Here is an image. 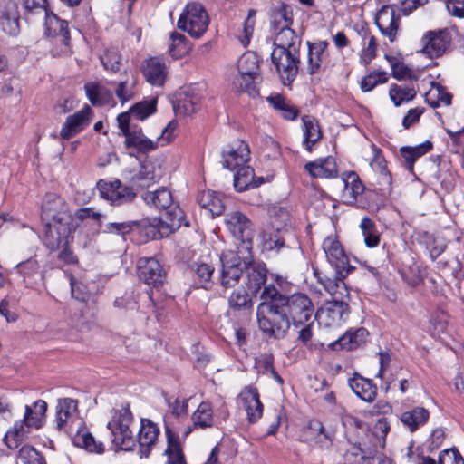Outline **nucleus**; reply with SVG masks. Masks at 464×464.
<instances>
[{"instance_id":"7ed1b4c3","label":"nucleus","mask_w":464,"mask_h":464,"mask_svg":"<svg viewBox=\"0 0 464 464\" xmlns=\"http://www.w3.org/2000/svg\"><path fill=\"white\" fill-rule=\"evenodd\" d=\"M267 285L261 292L262 302L256 308V319L261 333L269 339L280 340L286 336L291 324L279 302Z\"/></svg>"},{"instance_id":"c03bdc74","label":"nucleus","mask_w":464,"mask_h":464,"mask_svg":"<svg viewBox=\"0 0 464 464\" xmlns=\"http://www.w3.org/2000/svg\"><path fill=\"white\" fill-rule=\"evenodd\" d=\"M197 201L199 206L208 210L212 217L221 215L225 210L222 199L211 190H204L198 193Z\"/></svg>"},{"instance_id":"de8ad7c7","label":"nucleus","mask_w":464,"mask_h":464,"mask_svg":"<svg viewBox=\"0 0 464 464\" xmlns=\"http://www.w3.org/2000/svg\"><path fill=\"white\" fill-rule=\"evenodd\" d=\"M200 108V97L198 94L190 92H185L178 99L177 103L174 105L176 112L190 115L195 113Z\"/></svg>"},{"instance_id":"aec40b11","label":"nucleus","mask_w":464,"mask_h":464,"mask_svg":"<svg viewBox=\"0 0 464 464\" xmlns=\"http://www.w3.org/2000/svg\"><path fill=\"white\" fill-rule=\"evenodd\" d=\"M160 435V428L149 419H141L140 427L136 438L140 447V458H148L155 446Z\"/></svg>"},{"instance_id":"774afa93","label":"nucleus","mask_w":464,"mask_h":464,"mask_svg":"<svg viewBox=\"0 0 464 464\" xmlns=\"http://www.w3.org/2000/svg\"><path fill=\"white\" fill-rule=\"evenodd\" d=\"M424 108L410 109L402 120V126L404 129H409L411 126L420 121L421 114L424 112Z\"/></svg>"},{"instance_id":"bf43d9fd","label":"nucleus","mask_w":464,"mask_h":464,"mask_svg":"<svg viewBox=\"0 0 464 464\" xmlns=\"http://www.w3.org/2000/svg\"><path fill=\"white\" fill-rule=\"evenodd\" d=\"M19 458L24 464H45L41 453L30 445H24L20 449Z\"/></svg>"},{"instance_id":"3c124183","label":"nucleus","mask_w":464,"mask_h":464,"mask_svg":"<svg viewBox=\"0 0 464 464\" xmlns=\"http://www.w3.org/2000/svg\"><path fill=\"white\" fill-rule=\"evenodd\" d=\"M238 73L241 75H257L259 62L255 53H245L237 63Z\"/></svg>"},{"instance_id":"f03ea898","label":"nucleus","mask_w":464,"mask_h":464,"mask_svg":"<svg viewBox=\"0 0 464 464\" xmlns=\"http://www.w3.org/2000/svg\"><path fill=\"white\" fill-rule=\"evenodd\" d=\"M221 276L220 284L230 288L238 283L243 273H246V287L256 294L267 279V268L263 262L253 260L252 250L238 254L233 250L223 251L220 255Z\"/></svg>"},{"instance_id":"69168bd1","label":"nucleus","mask_w":464,"mask_h":464,"mask_svg":"<svg viewBox=\"0 0 464 464\" xmlns=\"http://www.w3.org/2000/svg\"><path fill=\"white\" fill-rule=\"evenodd\" d=\"M439 464H464V459L458 450L448 449L440 454Z\"/></svg>"},{"instance_id":"79ce46f5","label":"nucleus","mask_w":464,"mask_h":464,"mask_svg":"<svg viewBox=\"0 0 464 464\" xmlns=\"http://www.w3.org/2000/svg\"><path fill=\"white\" fill-rule=\"evenodd\" d=\"M1 24L3 29L10 34H14L18 32V5L14 1H8L5 3L0 16Z\"/></svg>"},{"instance_id":"052dcab7","label":"nucleus","mask_w":464,"mask_h":464,"mask_svg":"<svg viewBox=\"0 0 464 464\" xmlns=\"http://www.w3.org/2000/svg\"><path fill=\"white\" fill-rule=\"evenodd\" d=\"M103 67L112 72L120 70L121 64V56L116 50H107L102 56H101Z\"/></svg>"},{"instance_id":"9b49d317","label":"nucleus","mask_w":464,"mask_h":464,"mask_svg":"<svg viewBox=\"0 0 464 464\" xmlns=\"http://www.w3.org/2000/svg\"><path fill=\"white\" fill-rule=\"evenodd\" d=\"M55 424L58 430L72 434L77 427L83 424L78 414V401L71 398L59 399L56 405Z\"/></svg>"},{"instance_id":"338daca9","label":"nucleus","mask_w":464,"mask_h":464,"mask_svg":"<svg viewBox=\"0 0 464 464\" xmlns=\"http://www.w3.org/2000/svg\"><path fill=\"white\" fill-rule=\"evenodd\" d=\"M392 75L397 80H418L417 76L413 74L412 71L401 62H399L397 64H393V68L392 69Z\"/></svg>"},{"instance_id":"f3484780","label":"nucleus","mask_w":464,"mask_h":464,"mask_svg":"<svg viewBox=\"0 0 464 464\" xmlns=\"http://www.w3.org/2000/svg\"><path fill=\"white\" fill-rule=\"evenodd\" d=\"M92 117V110L87 104L81 111L69 115L60 130L61 138L70 140L76 136L90 124Z\"/></svg>"},{"instance_id":"7c9ffc66","label":"nucleus","mask_w":464,"mask_h":464,"mask_svg":"<svg viewBox=\"0 0 464 464\" xmlns=\"http://www.w3.org/2000/svg\"><path fill=\"white\" fill-rule=\"evenodd\" d=\"M72 441L74 446L86 450L89 452L102 453L104 445L102 442L96 441L92 433L88 430L83 422L82 425L77 427L72 434Z\"/></svg>"},{"instance_id":"473e14b6","label":"nucleus","mask_w":464,"mask_h":464,"mask_svg":"<svg viewBox=\"0 0 464 464\" xmlns=\"http://www.w3.org/2000/svg\"><path fill=\"white\" fill-rule=\"evenodd\" d=\"M276 32L273 50L299 51L301 41L290 26H280V29Z\"/></svg>"},{"instance_id":"58836bf2","label":"nucleus","mask_w":464,"mask_h":464,"mask_svg":"<svg viewBox=\"0 0 464 464\" xmlns=\"http://www.w3.org/2000/svg\"><path fill=\"white\" fill-rule=\"evenodd\" d=\"M193 425L185 431L188 436L193 428L206 429L214 425L213 410L211 404L208 401H202L192 414Z\"/></svg>"},{"instance_id":"bb28decb","label":"nucleus","mask_w":464,"mask_h":464,"mask_svg":"<svg viewBox=\"0 0 464 464\" xmlns=\"http://www.w3.org/2000/svg\"><path fill=\"white\" fill-rule=\"evenodd\" d=\"M44 34L47 36H60L63 45L70 44V32L68 23L59 18L54 13L49 11L44 15Z\"/></svg>"},{"instance_id":"412c9836","label":"nucleus","mask_w":464,"mask_h":464,"mask_svg":"<svg viewBox=\"0 0 464 464\" xmlns=\"http://www.w3.org/2000/svg\"><path fill=\"white\" fill-rule=\"evenodd\" d=\"M141 72L150 84L160 87L166 82L168 68L163 58L150 57L143 62Z\"/></svg>"},{"instance_id":"20e7f679","label":"nucleus","mask_w":464,"mask_h":464,"mask_svg":"<svg viewBox=\"0 0 464 464\" xmlns=\"http://www.w3.org/2000/svg\"><path fill=\"white\" fill-rule=\"evenodd\" d=\"M275 294L279 304L285 313L290 324L299 327L308 323L314 313V305L311 298L304 293L292 295L281 293L273 284L268 285Z\"/></svg>"},{"instance_id":"1a4fd4ad","label":"nucleus","mask_w":464,"mask_h":464,"mask_svg":"<svg viewBox=\"0 0 464 464\" xmlns=\"http://www.w3.org/2000/svg\"><path fill=\"white\" fill-rule=\"evenodd\" d=\"M346 276H341L336 271L334 278H325L320 280L324 288L333 298L332 307L328 308L325 313L337 314L338 319H342L343 314H347L349 310L348 301L349 290L343 281Z\"/></svg>"},{"instance_id":"37998d69","label":"nucleus","mask_w":464,"mask_h":464,"mask_svg":"<svg viewBox=\"0 0 464 464\" xmlns=\"http://www.w3.org/2000/svg\"><path fill=\"white\" fill-rule=\"evenodd\" d=\"M141 198L147 205L159 209L168 208L173 202L171 192L164 187L155 191H146Z\"/></svg>"},{"instance_id":"72a5a7b5","label":"nucleus","mask_w":464,"mask_h":464,"mask_svg":"<svg viewBox=\"0 0 464 464\" xmlns=\"http://www.w3.org/2000/svg\"><path fill=\"white\" fill-rule=\"evenodd\" d=\"M235 170L234 187L237 192H243L252 188H256L264 181L262 177L257 179H255L254 169L248 165L243 166L242 168Z\"/></svg>"},{"instance_id":"6e6d98bb","label":"nucleus","mask_w":464,"mask_h":464,"mask_svg":"<svg viewBox=\"0 0 464 464\" xmlns=\"http://www.w3.org/2000/svg\"><path fill=\"white\" fill-rule=\"evenodd\" d=\"M387 81L388 76L386 72L373 71L362 79L360 87L363 92H367L373 90L378 84L387 82Z\"/></svg>"},{"instance_id":"a878e982","label":"nucleus","mask_w":464,"mask_h":464,"mask_svg":"<svg viewBox=\"0 0 464 464\" xmlns=\"http://www.w3.org/2000/svg\"><path fill=\"white\" fill-rule=\"evenodd\" d=\"M432 148L433 143L430 140H425L416 146H402L399 150L402 166L411 174L415 175L414 163L418 159L430 152Z\"/></svg>"},{"instance_id":"dca6fc26","label":"nucleus","mask_w":464,"mask_h":464,"mask_svg":"<svg viewBox=\"0 0 464 464\" xmlns=\"http://www.w3.org/2000/svg\"><path fill=\"white\" fill-rule=\"evenodd\" d=\"M221 156L223 167L233 171L247 165L250 160V149L246 142L237 140L224 149Z\"/></svg>"},{"instance_id":"2f4dec72","label":"nucleus","mask_w":464,"mask_h":464,"mask_svg":"<svg viewBox=\"0 0 464 464\" xmlns=\"http://www.w3.org/2000/svg\"><path fill=\"white\" fill-rule=\"evenodd\" d=\"M125 138L124 143L126 148H133L138 152L141 153H147L156 150L160 140V138H158L156 140H152L147 138L143 134L142 130L139 127L133 128L130 132H128Z\"/></svg>"},{"instance_id":"f257e3e1","label":"nucleus","mask_w":464,"mask_h":464,"mask_svg":"<svg viewBox=\"0 0 464 464\" xmlns=\"http://www.w3.org/2000/svg\"><path fill=\"white\" fill-rule=\"evenodd\" d=\"M41 219L44 223V245L50 251H56L72 238L77 225L66 201L54 193H47L41 207Z\"/></svg>"},{"instance_id":"4468645a","label":"nucleus","mask_w":464,"mask_h":464,"mask_svg":"<svg viewBox=\"0 0 464 464\" xmlns=\"http://www.w3.org/2000/svg\"><path fill=\"white\" fill-rule=\"evenodd\" d=\"M306 45L308 48L307 72L310 75H314L324 72L330 62V54L328 53L329 43L325 40L307 41Z\"/></svg>"},{"instance_id":"4c0bfd02","label":"nucleus","mask_w":464,"mask_h":464,"mask_svg":"<svg viewBox=\"0 0 464 464\" xmlns=\"http://www.w3.org/2000/svg\"><path fill=\"white\" fill-rule=\"evenodd\" d=\"M86 96L92 105L103 106L109 104L112 99V92L97 82H89L84 84Z\"/></svg>"},{"instance_id":"39448f33","label":"nucleus","mask_w":464,"mask_h":464,"mask_svg":"<svg viewBox=\"0 0 464 464\" xmlns=\"http://www.w3.org/2000/svg\"><path fill=\"white\" fill-rule=\"evenodd\" d=\"M111 413V420L108 422L107 428L112 436V443L121 450H132L136 446V438L130 429V425L134 421L130 405L113 409Z\"/></svg>"},{"instance_id":"b1692460","label":"nucleus","mask_w":464,"mask_h":464,"mask_svg":"<svg viewBox=\"0 0 464 464\" xmlns=\"http://www.w3.org/2000/svg\"><path fill=\"white\" fill-rule=\"evenodd\" d=\"M375 24L381 33L386 36L390 42H394L400 27V16L395 14L393 9L389 6H383L376 14Z\"/></svg>"},{"instance_id":"c9c22d12","label":"nucleus","mask_w":464,"mask_h":464,"mask_svg":"<svg viewBox=\"0 0 464 464\" xmlns=\"http://www.w3.org/2000/svg\"><path fill=\"white\" fill-rule=\"evenodd\" d=\"M430 418V412L424 407H414L406 411L401 415V421L411 432H415L418 429L424 426Z\"/></svg>"},{"instance_id":"2eb2a0df","label":"nucleus","mask_w":464,"mask_h":464,"mask_svg":"<svg viewBox=\"0 0 464 464\" xmlns=\"http://www.w3.org/2000/svg\"><path fill=\"white\" fill-rule=\"evenodd\" d=\"M138 276L148 285L158 289L166 279V272L155 257H141L137 264Z\"/></svg>"},{"instance_id":"0eeeda50","label":"nucleus","mask_w":464,"mask_h":464,"mask_svg":"<svg viewBox=\"0 0 464 464\" xmlns=\"http://www.w3.org/2000/svg\"><path fill=\"white\" fill-rule=\"evenodd\" d=\"M209 18L207 11L199 3H188L181 13L177 26L188 32L194 38L201 37L207 31Z\"/></svg>"},{"instance_id":"5701e85b","label":"nucleus","mask_w":464,"mask_h":464,"mask_svg":"<svg viewBox=\"0 0 464 464\" xmlns=\"http://www.w3.org/2000/svg\"><path fill=\"white\" fill-rule=\"evenodd\" d=\"M238 397L246 411L248 421L251 423L256 422L263 414V404L257 388L251 385L246 386Z\"/></svg>"},{"instance_id":"4d7b16f0","label":"nucleus","mask_w":464,"mask_h":464,"mask_svg":"<svg viewBox=\"0 0 464 464\" xmlns=\"http://www.w3.org/2000/svg\"><path fill=\"white\" fill-rule=\"evenodd\" d=\"M228 304L235 310L250 309L253 306L252 299L245 289L234 291L228 299Z\"/></svg>"},{"instance_id":"6e6552de","label":"nucleus","mask_w":464,"mask_h":464,"mask_svg":"<svg viewBox=\"0 0 464 464\" xmlns=\"http://www.w3.org/2000/svg\"><path fill=\"white\" fill-rule=\"evenodd\" d=\"M96 188L100 197L113 207L132 203L137 198L135 189L123 184L119 179L111 180L101 179L96 183Z\"/></svg>"},{"instance_id":"cd10ccee","label":"nucleus","mask_w":464,"mask_h":464,"mask_svg":"<svg viewBox=\"0 0 464 464\" xmlns=\"http://www.w3.org/2000/svg\"><path fill=\"white\" fill-rule=\"evenodd\" d=\"M349 386L354 394L366 402H372L377 396V386L372 380L353 373V377L349 379Z\"/></svg>"},{"instance_id":"603ef678","label":"nucleus","mask_w":464,"mask_h":464,"mask_svg":"<svg viewBox=\"0 0 464 464\" xmlns=\"http://www.w3.org/2000/svg\"><path fill=\"white\" fill-rule=\"evenodd\" d=\"M360 228L364 237L365 245L368 247H375L380 243V235L377 231L375 223L369 218L363 217L361 220Z\"/></svg>"},{"instance_id":"9d476101","label":"nucleus","mask_w":464,"mask_h":464,"mask_svg":"<svg viewBox=\"0 0 464 464\" xmlns=\"http://www.w3.org/2000/svg\"><path fill=\"white\" fill-rule=\"evenodd\" d=\"M271 61L276 66L282 83L285 86H291L298 74L301 63L300 51L273 50Z\"/></svg>"},{"instance_id":"864d4df0","label":"nucleus","mask_w":464,"mask_h":464,"mask_svg":"<svg viewBox=\"0 0 464 464\" xmlns=\"http://www.w3.org/2000/svg\"><path fill=\"white\" fill-rule=\"evenodd\" d=\"M271 17V24L275 31L279 30L280 26H290L293 23L292 11L285 4H281L275 8Z\"/></svg>"},{"instance_id":"ddd939ff","label":"nucleus","mask_w":464,"mask_h":464,"mask_svg":"<svg viewBox=\"0 0 464 464\" xmlns=\"http://www.w3.org/2000/svg\"><path fill=\"white\" fill-rule=\"evenodd\" d=\"M133 223L135 224L133 232L140 235V243L168 237L174 231L173 226H169L159 218H145Z\"/></svg>"},{"instance_id":"c756f323","label":"nucleus","mask_w":464,"mask_h":464,"mask_svg":"<svg viewBox=\"0 0 464 464\" xmlns=\"http://www.w3.org/2000/svg\"><path fill=\"white\" fill-rule=\"evenodd\" d=\"M344 184L342 197L347 205H354L364 191V185L354 171L344 172L342 176Z\"/></svg>"},{"instance_id":"09e8293b","label":"nucleus","mask_w":464,"mask_h":464,"mask_svg":"<svg viewBox=\"0 0 464 464\" xmlns=\"http://www.w3.org/2000/svg\"><path fill=\"white\" fill-rule=\"evenodd\" d=\"M416 94L415 88L408 85L392 84L389 91L390 98L395 106L412 101Z\"/></svg>"},{"instance_id":"e433bc0d","label":"nucleus","mask_w":464,"mask_h":464,"mask_svg":"<svg viewBox=\"0 0 464 464\" xmlns=\"http://www.w3.org/2000/svg\"><path fill=\"white\" fill-rule=\"evenodd\" d=\"M31 429L24 420H16L4 437L5 445L10 450L17 449L28 438Z\"/></svg>"},{"instance_id":"a211bd4d","label":"nucleus","mask_w":464,"mask_h":464,"mask_svg":"<svg viewBox=\"0 0 464 464\" xmlns=\"http://www.w3.org/2000/svg\"><path fill=\"white\" fill-rule=\"evenodd\" d=\"M214 271V266L203 259L192 262L187 268V274L192 278L193 285L206 290L212 288Z\"/></svg>"},{"instance_id":"423d86ee","label":"nucleus","mask_w":464,"mask_h":464,"mask_svg":"<svg viewBox=\"0 0 464 464\" xmlns=\"http://www.w3.org/2000/svg\"><path fill=\"white\" fill-rule=\"evenodd\" d=\"M224 224L233 237L237 240L236 253L245 254L252 250L255 227L246 215L238 210L228 212L225 215Z\"/></svg>"},{"instance_id":"f8f14e48","label":"nucleus","mask_w":464,"mask_h":464,"mask_svg":"<svg viewBox=\"0 0 464 464\" xmlns=\"http://www.w3.org/2000/svg\"><path fill=\"white\" fill-rule=\"evenodd\" d=\"M322 248L328 263L341 276H347L354 269L336 235L327 236L322 243Z\"/></svg>"},{"instance_id":"c85d7f7f","label":"nucleus","mask_w":464,"mask_h":464,"mask_svg":"<svg viewBox=\"0 0 464 464\" xmlns=\"http://www.w3.org/2000/svg\"><path fill=\"white\" fill-rule=\"evenodd\" d=\"M367 336L368 331L363 327L357 328L355 330L351 329L347 331L343 335H342L338 340L330 343L329 347L335 351L342 349L351 351L364 343L366 342Z\"/></svg>"},{"instance_id":"49530a36","label":"nucleus","mask_w":464,"mask_h":464,"mask_svg":"<svg viewBox=\"0 0 464 464\" xmlns=\"http://www.w3.org/2000/svg\"><path fill=\"white\" fill-rule=\"evenodd\" d=\"M168 446L165 450L168 464H187L178 438L169 429H166Z\"/></svg>"},{"instance_id":"0e129e2a","label":"nucleus","mask_w":464,"mask_h":464,"mask_svg":"<svg viewBox=\"0 0 464 464\" xmlns=\"http://www.w3.org/2000/svg\"><path fill=\"white\" fill-rule=\"evenodd\" d=\"M134 226L135 224L133 221L111 222L106 224L104 231L110 234L125 236L130 232H133Z\"/></svg>"},{"instance_id":"a19ab883","label":"nucleus","mask_w":464,"mask_h":464,"mask_svg":"<svg viewBox=\"0 0 464 464\" xmlns=\"http://www.w3.org/2000/svg\"><path fill=\"white\" fill-rule=\"evenodd\" d=\"M15 269L28 287H33L41 278L40 265L35 257H30L20 262L16 265Z\"/></svg>"},{"instance_id":"13d9d810","label":"nucleus","mask_w":464,"mask_h":464,"mask_svg":"<svg viewBox=\"0 0 464 464\" xmlns=\"http://www.w3.org/2000/svg\"><path fill=\"white\" fill-rule=\"evenodd\" d=\"M171 45L169 48V54L173 58H179L188 52L185 35L173 32L170 34Z\"/></svg>"},{"instance_id":"8fccbe9b","label":"nucleus","mask_w":464,"mask_h":464,"mask_svg":"<svg viewBox=\"0 0 464 464\" xmlns=\"http://www.w3.org/2000/svg\"><path fill=\"white\" fill-rule=\"evenodd\" d=\"M22 6L23 15L27 21L34 19L35 15H45L49 12L47 0H23Z\"/></svg>"},{"instance_id":"f704fd0d","label":"nucleus","mask_w":464,"mask_h":464,"mask_svg":"<svg viewBox=\"0 0 464 464\" xmlns=\"http://www.w3.org/2000/svg\"><path fill=\"white\" fill-rule=\"evenodd\" d=\"M47 411V403L44 400H37L33 405H26L24 408V420L34 430L43 427Z\"/></svg>"},{"instance_id":"4be33fe9","label":"nucleus","mask_w":464,"mask_h":464,"mask_svg":"<svg viewBox=\"0 0 464 464\" xmlns=\"http://www.w3.org/2000/svg\"><path fill=\"white\" fill-rule=\"evenodd\" d=\"M303 437L320 449H328L332 446L334 433L326 430L320 420H312L304 428Z\"/></svg>"},{"instance_id":"6ab92c4d","label":"nucleus","mask_w":464,"mask_h":464,"mask_svg":"<svg viewBox=\"0 0 464 464\" xmlns=\"http://www.w3.org/2000/svg\"><path fill=\"white\" fill-rule=\"evenodd\" d=\"M450 41L451 38L447 30L430 31L422 38V53L431 59L440 57L446 52Z\"/></svg>"},{"instance_id":"5fc2aeb1","label":"nucleus","mask_w":464,"mask_h":464,"mask_svg":"<svg viewBox=\"0 0 464 464\" xmlns=\"http://www.w3.org/2000/svg\"><path fill=\"white\" fill-rule=\"evenodd\" d=\"M157 99L153 98L150 101H142L133 105L130 112L135 116L137 120L143 121L156 111Z\"/></svg>"},{"instance_id":"393cba45","label":"nucleus","mask_w":464,"mask_h":464,"mask_svg":"<svg viewBox=\"0 0 464 464\" xmlns=\"http://www.w3.org/2000/svg\"><path fill=\"white\" fill-rule=\"evenodd\" d=\"M304 169L313 178L333 179L338 176L335 159L332 156L307 162Z\"/></svg>"},{"instance_id":"e2e57ef3","label":"nucleus","mask_w":464,"mask_h":464,"mask_svg":"<svg viewBox=\"0 0 464 464\" xmlns=\"http://www.w3.org/2000/svg\"><path fill=\"white\" fill-rule=\"evenodd\" d=\"M257 75H241L234 80L233 84L239 92H245L250 95L256 94V90L254 80Z\"/></svg>"},{"instance_id":"680f3d73","label":"nucleus","mask_w":464,"mask_h":464,"mask_svg":"<svg viewBox=\"0 0 464 464\" xmlns=\"http://www.w3.org/2000/svg\"><path fill=\"white\" fill-rule=\"evenodd\" d=\"M113 304L115 307L124 310H138L139 309V303L138 299L134 294V292H125L124 295L121 297H117Z\"/></svg>"},{"instance_id":"ea45409f","label":"nucleus","mask_w":464,"mask_h":464,"mask_svg":"<svg viewBox=\"0 0 464 464\" xmlns=\"http://www.w3.org/2000/svg\"><path fill=\"white\" fill-rule=\"evenodd\" d=\"M304 125V148L311 151L313 146L322 138V131L318 121L312 115H304L302 117Z\"/></svg>"},{"instance_id":"a18cd8bd","label":"nucleus","mask_w":464,"mask_h":464,"mask_svg":"<svg viewBox=\"0 0 464 464\" xmlns=\"http://www.w3.org/2000/svg\"><path fill=\"white\" fill-rule=\"evenodd\" d=\"M267 102L287 121H294L299 115L297 107L292 105L283 95L274 93L267 97Z\"/></svg>"}]
</instances>
